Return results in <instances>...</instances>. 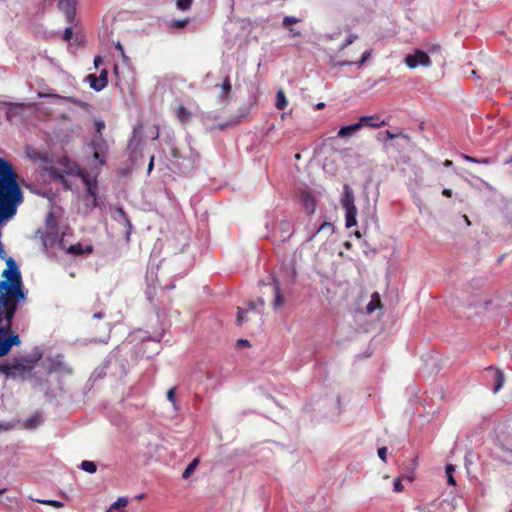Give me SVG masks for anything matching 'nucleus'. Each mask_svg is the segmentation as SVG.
<instances>
[{"label": "nucleus", "instance_id": "f257e3e1", "mask_svg": "<svg viewBox=\"0 0 512 512\" xmlns=\"http://www.w3.org/2000/svg\"><path fill=\"white\" fill-rule=\"evenodd\" d=\"M0 280V331L6 337L13 330V319L20 303L26 300L22 276L16 261L9 257L6 259V268Z\"/></svg>", "mask_w": 512, "mask_h": 512}, {"label": "nucleus", "instance_id": "f03ea898", "mask_svg": "<svg viewBox=\"0 0 512 512\" xmlns=\"http://www.w3.org/2000/svg\"><path fill=\"white\" fill-rule=\"evenodd\" d=\"M74 172H76V174L81 178L85 186L92 184L94 183V181H96V179H92L86 171L80 169L74 163L72 165L67 166V168L63 171L56 166H51L48 168V174L50 178L52 180L61 182L66 190H70L71 186L66 180L65 174H73Z\"/></svg>", "mask_w": 512, "mask_h": 512}, {"label": "nucleus", "instance_id": "7ed1b4c3", "mask_svg": "<svg viewBox=\"0 0 512 512\" xmlns=\"http://www.w3.org/2000/svg\"><path fill=\"white\" fill-rule=\"evenodd\" d=\"M440 45H432L428 52H425L421 49L414 50L413 53L407 54L404 57V63L410 69H416L419 66L422 67H430L432 65L431 56L441 53Z\"/></svg>", "mask_w": 512, "mask_h": 512}, {"label": "nucleus", "instance_id": "20e7f679", "mask_svg": "<svg viewBox=\"0 0 512 512\" xmlns=\"http://www.w3.org/2000/svg\"><path fill=\"white\" fill-rule=\"evenodd\" d=\"M341 205L345 210V226L351 228L357 225V208L354 203V193L352 188L345 184L343 186V196Z\"/></svg>", "mask_w": 512, "mask_h": 512}, {"label": "nucleus", "instance_id": "39448f33", "mask_svg": "<svg viewBox=\"0 0 512 512\" xmlns=\"http://www.w3.org/2000/svg\"><path fill=\"white\" fill-rule=\"evenodd\" d=\"M78 0H58V9L65 14V18L70 26L66 27L63 35L65 41H70L73 36L72 25L76 23V5Z\"/></svg>", "mask_w": 512, "mask_h": 512}, {"label": "nucleus", "instance_id": "423d86ee", "mask_svg": "<svg viewBox=\"0 0 512 512\" xmlns=\"http://www.w3.org/2000/svg\"><path fill=\"white\" fill-rule=\"evenodd\" d=\"M90 148L93 151L94 160L100 165L106 164L109 152L107 140L103 136H93L90 142Z\"/></svg>", "mask_w": 512, "mask_h": 512}, {"label": "nucleus", "instance_id": "0eeeda50", "mask_svg": "<svg viewBox=\"0 0 512 512\" xmlns=\"http://www.w3.org/2000/svg\"><path fill=\"white\" fill-rule=\"evenodd\" d=\"M248 306H249V309H244V308L238 307L237 318H236L237 325H242L247 320L246 315L248 314V312L250 310H255L257 308H260L261 310H263V308L265 306V301L263 298H258L256 301L249 302Z\"/></svg>", "mask_w": 512, "mask_h": 512}, {"label": "nucleus", "instance_id": "6e6552de", "mask_svg": "<svg viewBox=\"0 0 512 512\" xmlns=\"http://www.w3.org/2000/svg\"><path fill=\"white\" fill-rule=\"evenodd\" d=\"M87 79L90 82V86L95 91H101L107 86L108 83V71L106 69H103L100 72L99 76H96L95 74H89L87 76Z\"/></svg>", "mask_w": 512, "mask_h": 512}, {"label": "nucleus", "instance_id": "1a4fd4ad", "mask_svg": "<svg viewBox=\"0 0 512 512\" xmlns=\"http://www.w3.org/2000/svg\"><path fill=\"white\" fill-rule=\"evenodd\" d=\"M37 235H39L43 250H47L48 247L53 246L58 237V233L55 227H52L51 230L46 231L38 230Z\"/></svg>", "mask_w": 512, "mask_h": 512}, {"label": "nucleus", "instance_id": "9d476101", "mask_svg": "<svg viewBox=\"0 0 512 512\" xmlns=\"http://www.w3.org/2000/svg\"><path fill=\"white\" fill-rule=\"evenodd\" d=\"M358 123L361 124V128L363 126H369V127H372V128H380V127H383V126L386 125V122L384 120H382L377 115L362 116V117H360Z\"/></svg>", "mask_w": 512, "mask_h": 512}, {"label": "nucleus", "instance_id": "9b49d317", "mask_svg": "<svg viewBox=\"0 0 512 512\" xmlns=\"http://www.w3.org/2000/svg\"><path fill=\"white\" fill-rule=\"evenodd\" d=\"M273 284L275 293L273 306L274 308H280L284 305L285 299L281 291L280 283L276 278H273Z\"/></svg>", "mask_w": 512, "mask_h": 512}, {"label": "nucleus", "instance_id": "f8f14e48", "mask_svg": "<svg viewBox=\"0 0 512 512\" xmlns=\"http://www.w3.org/2000/svg\"><path fill=\"white\" fill-rule=\"evenodd\" d=\"M66 252L73 255H82L84 253L91 254L93 252V246L88 245L85 248H83L81 243L70 245L68 248H66Z\"/></svg>", "mask_w": 512, "mask_h": 512}, {"label": "nucleus", "instance_id": "ddd939ff", "mask_svg": "<svg viewBox=\"0 0 512 512\" xmlns=\"http://www.w3.org/2000/svg\"><path fill=\"white\" fill-rule=\"evenodd\" d=\"M301 199L306 213L313 214L316 210V201L314 197L308 193H303Z\"/></svg>", "mask_w": 512, "mask_h": 512}, {"label": "nucleus", "instance_id": "4468645a", "mask_svg": "<svg viewBox=\"0 0 512 512\" xmlns=\"http://www.w3.org/2000/svg\"><path fill=\"white\" fill-rule=\"evenodd\" d=\"M360 129H361V124H359L358 122L348 125V126H342L339 129L337 136L339 138H346V137L351 136L352 134L356 133Z\"/></svg>", "mask_w": 512, "mask_h": 512}, {"label": "nucleus", "instance_id": "2eb2a0df", "mask_svg": "<svg viewBox=\"0 0 512 512\" xmlns=\"http://www.w3.org/2000/svg\"><path fill=\"white\" fill-rule=\"evenodd\" d=\"M116 212L121 217L122 221L124 222V225L126 227V240L128 241L130 239L131 230H132V223L128 216V214L125 212V210L121 207H118L116 209Z\"/></svg>", "mask_w": 512, "mask_h": 512}, {"label": "nucleus", "instance_id": "dca6fc26", "mask_svg": "<svg viewBox=\"0 0 512 512\" xmlns=\"http://www.w3.org/2000/svg\"><path fill=\"white\" fill-rule=\"evenodd\" d=\"M381 307H382V303H381L380 294L378 292H374L371 295L370 302L367 304V307H366L367 308V312L368 313H372L376 309H380Z\"/></svg>", "mask_w": 512, "mask_h": 512}, {"label": "nucleus", "instance_id": "f3484780", "mask_svg": "<svg viewBox=\"0 0 512 512\" xmlns=\"http://www.w3.org/2000/svg\"><path fill=\"white\" fill-rule=\"evenodd\" d=\"M288 105L287 98L285 96V93L282 89L278 90L276 93V102L275 106L279 110H284Z\"/></svg>", "mask_w": 512, "mask_h": 512}, {"label": "nucleus", "instance_id": "a211bd4d", "mask_svg": "<svg viewBox=\"0 0 512 512\" xmlns=\"http://www.w3.org/2000/svg\"><path fill=\"white\" fill-rule=\"evenodd\" d=\"M504 373L500 369H496L494 373V381L495 385L493 388V392L496 394L503 386L504 384Z\"/></svg>", "mask_w": 512, "mask_h": 512}, {"label": "nucleus", "instance_id": "6ab92c4d", "mask_svg": "<svg viewBox=\"0 0 512 512\" xmlns=\"http://www.w3.org/2000/svg\"><path fill=\"white\" fill-rule=\"evenodd\" d=\"M128 505V499L126 497H119L106 512H115L119 509H124ZM120 512H125L121 510Z\"/></svg>", "mask_w": 512, "mask_h": 512}, {"label": "nucleus", "instance_id": "aec40b11", "mask_svg": "<svg viewBox=\"0 0 512 512\" xmlns=\"http://www.w3.org/2000/svg\"><path fill=\"white\" fill-rule=\"evenodd\" d=\"M22 361H24V359L16 360L14 363L10 364L11 372L15 374V371L26 372L32 369L31 366L23 364ZM25 361L27 360L25 359Z\"/></svg>", "mask_w": 512, "mask_h": 512}, {"label": "nucleus", "instance_id": "412c9836", "mask_svg": "<svg viewBox=\"0 0 512 512\" xmlns=\"http://www.w3.org/2000/svg\"><path fill=\"white\" fill-rule=\"evenodd\" d=\"M462 159L467 161V162L478 163V164H486V165H488V164L492 163V160L489 157L478 159V158L472 157V156L467 155V154H462Z\"/></svg>", "mask_w": 512, "mask_h": 512}, {"label": "nucleus", "instance_id": "4be33fe9", "mask_svg": "<svg viewBox=\"0 0 512 512\" xmlns=\"http://www.w3.org/2000/svg\"><path fill=\"white\" fill-rule=\"evenodd\" d=\"M199 464V459L198 458H195L191 461V463L186 467V469L184 470L183 474H182V477L184 479H187L190 477V475L194 472V470L197 468Z\"/></svg>", "mask_w": 512, "mask_h": 512}, {"label": "nucleus", "instance_id": "5701e85b", "mask_svg": "<svg viewBox=\"0 0 512 512\" xmlns=\"http://www.w3.org/2000/svg\"><path fill=\"white\" fill-rule=\"evenodd\" d=\"M454 472H455L454 465L447 464L446 468H445V473H446V476H447V482H448L449 485H453V486L456 485V480H455V478L453 476Z\"/></svg>", "mask_w": 512, "mask_h": 512}, {"label": "nucleus", "instance_id": "b1692460", "mask_svg": "<svg viewBox=\"0 0 512 512\" xmlns=\"http://www.w3.org/2000/svg\"><path fill=\"white\" fill-rule=\"evenodd\" d=\"M321 232H326L327 234H332L334 232V225L330 222H323L312 237H314L316 234H319Z\"/></svg>", "mask_w": 512, "mask_h": 512}, {"label": "nucleus", "instance_id": "393cba45", "mask_svg": "<svg viewBox=\"0 0 512 512\" xmlns=\"http://www.w3.org/2000/svg\"><path fill=\"white\" fill-rule=\"evenodd\" d=\"M176 113H177V116L178 118L182 121V122H185L188 120V118L191 116V113L182 105H180L177 109H176Z\"/></svg>", "mask_w": 512, "mask_h": 512}, {"label": "nucleus", "instance_id": "a878e982", "mask_svg": "<svg viewBox=\"0 0 512 512\" xmlns=\"http://www.w3.org/2000/svg\"><path fill=\"white\" fill-rule=\"evenodd\" d=\"M81 469L88 473H95L97 470V466L93 461L84 460L81 463Z\"/></svg>", "mask_w": 512, "mask_h": 512}, {"label": "nucleus", "instance_id": "bb28decb", "mask_svg": "<svg viewBox=\"0 0 512 512\" xmlns=\"http://www.w3.org/2000/svg\"><path fill=\"white\" fill-rule=\"evenodd\" d=\"M370 55H371L370 51H365L359 61H356V62L345 61V62H343V65H353V64H355V65L360 67L369 59Z\"/></svg>", "mask_w": 512, "mask_h": 512}, {"label": "nucleus", "instance_id": "cd10ccee", "mask_svg": "<svg viewBox=\"0 0 512 512\" xmlns=\"http://www.w3.org/2000/svg\"><path fill=\"white\" fill-rule=\"evenodd\" d=\"M94 127L96 130L95 136H103V131L106 127L105 122L102 119H95L94 120Z\"/></svg>", "mask_w": 512, "mask_h": 512}, {"label": "nucleus", "instance_id": "c85d7f7f", "mask_svg": "<svg viewBox=\"0 0 512 512\" xmlns=\"http://www.w3.org/2000/svg\"><path fill=\"white\" fill-rule=\"evenodd\" d=\"M221 89L224 95H229L232 91V84L229 76H226L223 83L221 84Z\"/></svg>", "mask_w": 512, "mask_h": 512}, {"label": "nucleus", "instance_id": "c756f323", "mask_svg": "<svg viewBox=\"0 0 512 512\" xmlns=\"http://www.w3.org/2000/svg\"><path fill=\"white\" fill-rule=\"evenodd\" d=\"M300 22L299 18L293 16H285L282 21V25L284 28L292 27L293 24Z\"/></svg>", "mask_w": 512, "mask_h": 512}, {"label": "nucleus", "instance_id": "7c9ffc66", "mask_svg": "<svg viewBox=\"0 0 512 512\" xmlns=\"http://www.w3.org/2000/svg\"><path fill=\"white\" fill-rule=\"evenodd\" d=\"M192 3H193V0H177L176 1L177 8L182 11L189 10L191 8Z\"/></svg>", "mask_w": 512, "mask_h": 512}, {"label": "nucleus", "instance_id": "2f4dec72", "mask_svg": "<svg viewBox=\"0 0 512 512\" xmlns=\"http://www.w3.org/2000/svg\"><path fill=\"white\" fill-rule=\"evenodd\" d=\"M86 190H87L88 195L94 198V204L97 205V200H96L97 181H94V183L87 185Z\"/></svg>", "mask_w": 512, "mask_h": 512}, {"label": "nucleus", "instance_id": "473e14b6", "mask_svg": "<svg viewBox=\"0 0 512 512\" xmlns=\"http://www.w3.org/2000/svg\"><path fill=\"white\" fill-rule=\"evenodd\" d=\"M35 501L38 502V503L44 504V505H49V506L55 507V508H62L64 506V504L62 502L57 501V500H40V499H36Z\"/></svg>", "mask_w": 512, "mask_h": 512}, {"label": "nucleus", "instance_id": "72a5a7b5", "mask_svg": "<svg viewBox=\"0 0 512 512\" xmlns=\"http://www.w3.org/2000/svg\"><path fill=\"white\" fill-rule=\"evenodd\" d=\"M189 19L173 20L170 22L171 28H184L187 26Z\"/></svg>", "mask_w": 512, "mask_h": 512}, {"label": "nucleus", "instance_id": "f704fd0d", "mask_svg": "<svg viewBox=\"0 0 512 512\" xmlns=\"http://www.w3.org/2000/svg\"><path fill=\"white\" fill-rule=\"evenodd\" d=\"M0 373L4 374L7 378L15 376V374L11 372L10 364H0Z\"/></svg>", "mask_w": 512, "mask_h": 512}, {"label": "nucleus", "instance_id": "c9c22d12", "mask_svg": "<svg viewBox=\"0 0 512 512\" xmlns=\"http://www.w3.org/2000/svg\"><path fill=\"white\" fill-rule=\"evenodd\" d=\"M385 134H386V137H387L388 140H393V139L398 138V137H403V138L408 139V136L403 134L402 132H399V133L395 134V133L391 132L390 130H387L385 132Z\"/></svg>", "mask_w": 512, "mask_h": 512}, {"label": "nucleus", "instance_id": "e433bc0d", "mask_svg": "<svg viewBox=\"0 0 512 512\" xmlns=\"http://www.w3.org/2000/svg\"><path fill=\"white\" fill-rule=\"evenodd\" d=\"M175 391H176V388L175 387H171L168 392H167V398L168 400L175 404L176 403V395H175Z\"/></svg>", "mask_w": 512, "mask_h": 512}, {"label": "nucleus", "instance_id": "4c0bfd02", "mask_svg": "<svg viewBox=\"0 0 512 512\" xmlns=\"http://www.w3.org/2000/svg\"><path fill=\"white\" fill-rule=\"evenodd\" d=\"M403 489H404V487L402 485L401 478L395 479V481H394V491L397 492V493H400V492L403 491Z\"/></svg>", "mask_w": 512, "mask_h": 512}, {"label": "nucleus", "instance_id": "58836bf2", "mask_svg": "<svg viewBox=\"0 0 512 512\" xmlns=\"http://www.w3.org/2000/svg\"><path fill=\"white\" fill-rule=\"evenodd\" d=\"M378 456L382 461L386 462L387 461V448L386 447L379 448Z\"/></svg>", "mask_w": 512, "mask_h": 512}, {"label": "nucleus", "instance_id": "ea45409f", "mask_svg": "<svg viewBox=\"0 0 512 512\" xmlns=\"http://www.w3.org/2000/svg\"><path fill=\"white\" fill-rule=\"evenodd\" d=\"M357 38L358 36L356 34L348 35L344 47L351 45Z\"/></svg>", "mask_w": 512, "mask_h": 512}, {"label": "nucleus", "instance_id": "a19ab883", "mask_svg": "<svg viewBox=\"0 0 512 512\" xmlns=\"http://www.w3.org/2000/svg\"><path fill=\"white\" fill-rule=\"evenodd\" d=\"M287 29L289 30L291 37H299V36H301V32L299 30H296L293 27H289Z\"/></svg>", "mask_w": 512, "mask_h": 512}, {"label": "nucleus", "instance_id": "79ce46f5", "mask_svg": "<svg viewBox=\"0 0 512 512\" xmlns=\"http://www.w3.org/2000/svg\"><path fill=\"white\" fill-rule=\"evenodd\" d=\"M102 63H103V59L101 56L98 55L94 58V65L96 68H98Z\"/></svg>", "mask_w": 512, "mask_h": 512}, {"label": "nucleus", "instance_id": "37998d69", "mask_svg": "<svg viewBox=\"0 0 512 512\" xmlns=\"http://www.w3.org/2000/svg\"><path fill=\"white\" fill-rule=\"evenodd\" d=\"M153 167H154V156H151L148 167H147V172L150 173L153 170Z\"/></svg>", "mask_w": 512, "mask_h": 512}, {"label": "nucleus", "instance_id": "c03bdc74", "mask_svg": "<svg viewBox=\"0 0 512 512\" xmlns=\"http://www.w3.org/2000/svg\"><path fill=\"white\" fill-rule=\"evenodd\" d=\"M442 195L445 196V197H452L453 195V192L451 189H448V188H445L443 191H442Z\"/></svg>", "mask_w": 512, "mask_h": 512}, {"label": "nucleus", "instance_id": "a18cd8bd", "mask_svg": "<svg viewBox=\"0 0 512 512\" xmlns=\"http://www.w3.org/2000/svg\"><path fill=\"white\" fill-rule=\"evenodd\" d=\"M237 344L240 346H247V347L250 346L249 341L246 339H239L237 341Z\"/></svg>", "mask_w": 512, "mask_h": 512}, {"label": "nucleus", "instance_id": "49530a36", "mask_svg": "<svg viewBox=\"0 0 512 512\" xmlns=\"http://www.w3.org/2000/svg\"><path fill=\"white\" fill-rule=\"evenodd\" d=\"M28 421L30 422L29 427H32V426H34V423H36L38 421V417L30 418V419H28Z\"/></svg>", "mask_w": 512, "mask_h": 512}, {"label": "nucleus", "instance_id": "de8ad7c7", "mask_svg": "<svg viewBox=\"0 0 512 512\" xmlns=\"http://www.w3.org/2000/svg\"><path fill=\"white\" fill-rule=\"evenodd\" d=\"M93 317H94V318H97V319H101V318H103V317H104V313H103V312L95 313Z\"/></svg>", "mask_w": 512, "mask_h": 512}, {"label": "nucleus", "instance_id": "09e8293b", "mask_svg": "<svg viewBox=\"0 0 512 512\" xmlns=\"http://www.w3.org/2000/svg\"><path fill=\"white\" fill-rule=\"evenodd\" d=\"M443 164H444V166H445V167H450V166H452V165H453V162H452L451 160H448V159H447V160H445V161H444V163H443Z\"/></svg>", "mask_w": 512, "mask_h": 512}, {"label": "nucleus", "instance_id": "8fccbe9b", "mask_svg": "<svg viewBox=\"0 0 512 512\" xmlns=\"http://www.w3.org/2000/svg\"><path fill=\"white\" fill-rule=\"evenodd\" d=\"M325 107V103L323 102H320L316 105V109L320 110V109H323Z\"/></svg>", "mask_w": 512, "mask_h": 512}, {"label": "nucleus", "instance_id": "3c124183", "mask_svg": "<svg viewBox=\"0 0 512 512\" xmlns=\"http://www.w3.org/2000/svg\"><path fill=\"white\" fill-rule=\"evenodd\" d=\"M116 49L119 50L123 54L124 50H123V47H122V45L120 43H117Z\"/></svg>", "mask_w": 512, "mask_h": 512}, {"label": "nucleus", "instance_id": "603ef678", "mask_svg": "<svg viewBox=\"0 0 512 512\" xmlns=\"http://www.w3.org/2000/svg\"><path fill=\"white\" fill-rule=\"evenodd\" d=\"M281 226H282V229H283V230L288 229V227H289V223H288V222H282V223H281Z\"/></svg>", "mask_w": 512, "mask_h": 512}, {"label": "nucleus", "instance_id": "864d4df0", "mask_svg": "<svg viewBox=\"0 0 512 512\" xmlns=\"http://www.w3.org/2000/svg\"><path fill=\"white\" fill-rule=\"evenodd\" d=\"M464 219H465V222H466L468 225H470V221H469V219H468V217H467L466 215H464Z\"/></svg>", "mask_w": 512, "mask_h": 512}, {"label": "nucleus", "instance_id": "5fc2aeb1", "mask_svg": "<svg viewBox=\"0 0 512 512\" xmlns=\"http://www.w3.org/2000/svg\"><path fill=\"white\" fill-rule=\"evenodd\" d=\"M59 246H60L61 248H64V245H63V239H61V240L59 241Z\"/></svg>", "mask_w": 512, "mask_h": 512}, {"label": "nucleus", "instance_id": "6e6d98bb", "mask_svg": "<svg viewBox=\"0 0 512 512\" xmlns=\"http://www.w3.org/2000/svg\"><path fill=\"white\" fill-rule=\"evenodd\" d=\"M345 246H346L347 248H349V247L351 246V243H350V242H345Z\"/></svg>", "mask_w": 512, "mask_h": 512}, {"label": "nucleus", "instance_id": "4d7b16f0", "mask_svg": "<svg viewBox=\"0 0 512 512\" xmlns=\"http://www.w3.org/2000/svg\"><path fill=\"white\" fill-rule=\"evenodd\" d=\"M507 163H512V157L506 161Z\"/></svg>", "mask_w": 512, "mask_h": 512}, {"label": "nucleus", "instance_id": "13d9d810", "mask_svg": "<svg viewBox=\"0 0 512 512\" xmlns=\"http://www.w3.org/2000/svg\"><path fill=\"white\" fill-rule=\"evenodd\" d=\"M4 491H5V489H1V490H0V495H1V494H3V493H4Z\"/></svg>", "mask_w": 512, "mask_h": 512}]
</instances>
